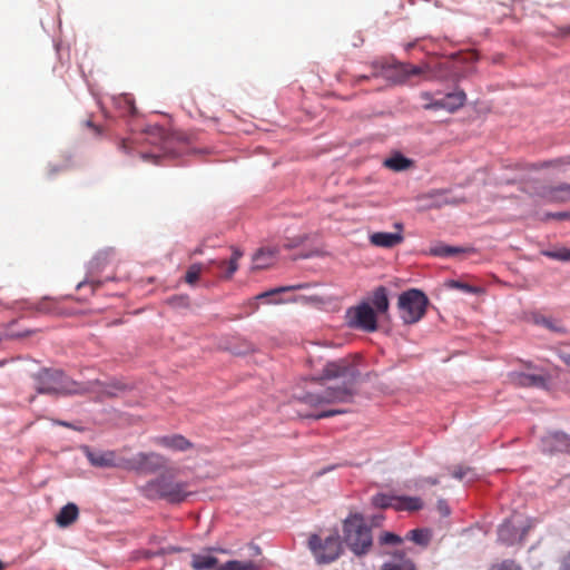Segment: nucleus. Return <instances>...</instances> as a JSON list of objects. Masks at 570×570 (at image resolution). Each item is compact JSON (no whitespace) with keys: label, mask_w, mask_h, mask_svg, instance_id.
Listing matches in <instances>:
<instances>
[{"label":"nucleus","mask_w":570,"mask_h":570,"mask_svg":"<svg viewBox=\"0 0 570 570\" xmlns=\"http://www.w3.org/2000/svg\"><path fill=\"white\" fill-rule=\"evenodd\" d=\"M360 377V371L354 363V357L346 356L327 362L320 376L313 381L342 380V385L330 386L322 393H305L301 401L309 406L317 407L324 404L351 402L355 394V385Z\"/></svg>","instance_id":"f257e3e1"},{"label":"nucleus","mask_w":570,"mask_h":570,"mask_svg":"<svg viewBox=\"0 0 570 570\" xmlns=\"http://www.w3.org/2000/svg\"><path fill=\"white\" fill-rule=\"evenodd\" d=\"M426 66H414L403 62H389L387 60H376L371 63V71L367 75L354 76V83L382 78L390 85H401L411 77L425 73Z\"/></svg>","instance_id":"f03ea898"},{"label":"nucleus","mask_w":570,"mask_h":570,"mask_svg":"<svg viewBox=\"0 0 570 570\" xmlns=\"http://www.w3.org/2000/svg\"><path fill=\"white\" fill-rule=\"evenodd\" d=\"M189 484L175 480L170 473H163L148 481L141 489L144 495L150 500H165L169 503H180L191 493Z\"/></svg>","instance_id":"7ed1b4c3"},{"label":"nucleus","mask_w":570,"mask_h":570,"mask_svg":"<svg viewBox=\"0 0 570 570\" xmlns=\"http://www.w3.org/2000/svg\"><path fill=\"white\" fill-rule=\"evenodd\" d=\"M36 389L46 394H86L91 391L88 383H79L59 370H41L36 376Z\"/></svg>","instance_id":"20e7f679"},{"label":"nucleus","mask_w":570,"mask_h":570,"mask_svg":"<svg viewBox=\"0 0 570 570\" xmlns=\"http://www.w3.org/2000/svg\"><path fill=\"white\" fill-rule=\"evenodd\" d=\"M343 541L355 556L366 554L373 544L371 527L360 513H352L343 521Z\"/></svg>","instance_id":"39448f33"},{"label":"nucleus","mask_w":570,"mask_h":570,"mask_svg":"<svg viewBox=\"0 0 570 570\" xmlns=\"http://www.w3.org/2000/svg\"><path fill=\"white\" fill-rule=\"evenodd\" d=\"M118 149L126 155H137L145 161L157 164L161 157L163 147L156 146L155 136L141 132L132 137L124 138L118 142Z\"/></svg>","instance_id":"423d86ee"},{"label":"nucleus","mask_w":570,"mask_h":570,"mask_svg":"<svg viewBox=\"0 0 570 570\" xmlns=\"http://www.w3.org/2000/svg\"><path fill=\"white\" fill-rule=\"evenodd\" d=\"M429 299L420 289H409L399 297L401 318L405 324L419 322L426 313Z\"/></svg>","instance_id":"0eeeda50"},{"label":"nucleus","mask_w":570,"mask_h":570,"mask_svg":"<svg viewBox=\"0 0 570 570\" xmlns=\"http://www.w3.org/2000/svg\"><path fill=\"white\" fill-rule=\"evenodd\" d=\"M308 547L317 563L322 564L335 561L342 553V542L337 532L326 537L324 540L317 534H312L308 540Z\"/></svg>","instance_id":"6e6552de"},{"label":"nucleus","mask_w":570,"mask_h":570,"mask_svg":"<svg viewBox=\"0 0 570 570\" xmlns=\"http://www.w3.org/2000/svg\"><path fill=\"white\" fill-rule=\"evenodd\" d=\"M345 321L350 328H356L367 333L377 330L376 314L367 303L350 307L346 311Z\"/></svg>","instance_id":"1a4fd4ad"},{"label":"nucleus","mask_w":570,"mask_h":570,"mask_svg":"<svg viewBox=\"0 0 570 570\" xmlns=\"http://www.w3.org/2000/svg\"><path fill=\"white\" fill-rule=\"evenodd\" d=\"M166 463L165 458L156 452H139L126 461L125 468L138 472L153 473Z\"/></svg>","instance_id":"9d476101"},{"label":"nucleus","mask_w":570,"mask_h":570,"mask_svg":"<svg viewBox=\"0 0 570 570\" xmlns=\"http://www.w3.org/2000/svg\"><path fill=\"white\" fill-rule=\"evenodd\" d=\"M542 451L549 454L570 453V438L563 432H551L541 440Z\"/></svg>","instance_id":"9b49d317"},{"label":"nucleus","mask_w":570,"mask_h":570,"mask_svg":"<svg viewBox=\"0 0 570 570\" xmlns=\"http://www.w3.org/2000/svg\"><path fill=\"white\" fill-rule=\"evenodd\" d=\"M395 228H397L399 233H385L377 232L370 235L368 239L373 246L382 247V248H393L396 245L401 244L404 240L402 235L403 226L401 223H396Z\"/></svg>","instance_id":"f8f14e48"},{"label":"nucleus","mask_w":570,"mask_h":570,"mask_svg":"<svg viewBox=\"0 0 570 570\" xmlns=\"http://www.w3.org/2000/svg\"><path fill=\"white\" fill-rule=\"evenodd\" d=\"M539 196L547 203L570 202V184L562 183L556 186L542 187Z\"/></svg>","instance_id":"ddd939ff"},{"label":"nucleus","mask_w":570,"mask_h":570,"mask_svg":"<svg viewBox=\"0 0 570 570\" xmlns=\"http://www.w3.org/2000/svg\"><path fill=\"white\" fill-rule=\"evenodd\" d=\"M466 100V96L463 91H454L448 94L442 99L434 101L433 104L426 106V108L431 109H446L448 111H455L461 108Z\"/></svg>","instance_id":"4468645a"},{"label":"nucleus","mask_w":570,"mask_h":570,"mask_svg":"<svg viewBox=\"0 0 570 570\" xmlns=\"http://www.w3.org/2000/svg\"><path fill=\"white\" fill-rule=\"evenodd\" d=\"M86 456L91 465L97 468H114L119 465L114 451H91L87 448Z\"/></svg>","instance_id":"2eb2a0df"},{"label":"nucleus","mask_w":570,"mask_h":570,"mask_svg":"<svg viewBox=\"0 0 570 570\" xmlns=\"http://www.w3.org/2000/svg\"><path fill=\"white\" fill-rule=\"evenodd\" d=\"M155 443L157 445L181 452L193 448V443L180 434L158 436L155 439Z\"/></svg>","instance_id":"dca6fc26"},{"label":"nucleus","mask_w":570,"mask_h":570,"mask_svg":"<svg viewBox=\"0 0 570 570\" xmlns=\"http://www.w3.org/2000/svg\"><path fill=\"white\" fill-rule=\"evenodd\" d=\"M278 249L266 247L258 249L253 256V269H264L274 264Z\"/></svg>","instance_id":"f3484780"},{"label":"nucleus","mask_w":570,"mask_h":570,"mask_svg":"<svg viewBox=\"0 0 570 570\" xmlns=\"http://www.w3.org/2000/svg\"><path fill=\"white\" fill-rule=\"evenodd\" d=\"M381 570H416L414 562L406 558L404 551H396L392 554V559L386 561Z\"/></svg>","instance_id":"a211bd4d"},{"label":"nucleus","mask_w":570,"mask_h":570,"mask_svg":"<svg viewBox=\"0 0 570 570\" xmlns=\"http://www.w3.org/2000/svg\"><path fill=\"white\" fill-rule=\"evenodd\" d=\"M423 505V501L419 497L396 495L394 510L414 512L421 510Z\"/></svg>","instance_id":"6ab92c4d"},{"label":"nucleus","mask_w":570,"mask_h":570,"mask_svg":"<svg viewBox=\"0 0 570 570\" xmlns=\"http://www.w3.org/2000/svg\"><path fill=\"white\" fill-rule=\"evenodd\" d=\"M243 256V253L238 248H233V255L227 261H212L210 264L217 265V267L225 272V278H232L234 273L238 269V259Z\"/></svg>","instance_id":"aec40b11"},{"label":"nucleus","mask_w":570,"mask_h":570,"mask_svg":"<svg viewBox=\"0 0 570 570\" xmlns=\"http://www.w3.org/2000/svg\"><path fill=\"white\" fill-rule=\"evenodd\" d=\"M78 515V507L73 503H68L60 510V512L56 517V522L60 527H68L77 520Z\"/></svg>","instance_id":"412c9836"},{"label":"nucleus","mask_w":570,"mask_h":570,"mask_svg":"<svg viewBox=\"0 0 570 570\" xmlns=\"http://www.w3.org/2000/svg\"><path fill=\"white\" fill-rule=\"evenodd\" d=\"M405 539L422 548H426L431 542L432 532L426 528L413 529L406 533Z\"/></svg>","instance_id":"4be33fe9"},{"label":"nucleus","mask_w":570,"mask_h":570,"mask_svg":"<svg viewBox=\"0 0 570 570\" xmlns=\"http://www.w3.org/2000/svg\"><path fill=\"white\" fill-rule=\"evenodd\" d=\"M513 382L519 386H543L546 380L541 375H533L527 373H514L512 376Z\"/></svg>","instance_id":"5701e85b"},{"label":"nucleus","mask_w":570,"mask_h":570,"mask_svg":"<svg viewBox=\"0 0 570 570\" xmlns=\"http://www.w3.org/2000/svg\"><path fill=\"white\" fill-rule=\"evenodd\" d=\"M517 537L518 530L511 521L507 520L500 525L498 530V538L502 543L511 546L515 542Z\"/></svg>","instance_id":"b1692460"},{"label":"nucleus","mask_w":570,"mask_h":570,"mask_svg":"<svg viewBox=\"0 0 570 570\" xmlns=\"http://www.w3.org/2000/svg\"><path fill=\"white\" fill-rule=\"evenodd\" d=\"M218 564V559L213 556L194 554L191 568L194 570H212Z\"/></svg>","instance_id":"393cba45"},{"label":"nucleus","mask_w":570,"mask_h":570,"mask_svg":"<svg viewBox=\"0 0 570 570\" xmlns=\"http://www.w3.org/2000/svg\"><path fill=\"white\" fill-rule=\"evenodd\" d=\"M372 303L379 313H385L389 309L387 292L384 286H379L373 292Z\"/></svg>","instance_id":"a878e982"},{"label":"nucleus","mask_w":570,"mask_h":570,"mask_svg":"<svg viewBox=\"0 0 570 570\" xmlns=\"http://www.w3.org/2000/svg\"><path fill=\"white\" fill-rule=\"evenodd\" d=\"M411 165H412V161L401 154H395L394 156L384 160V166L394 171L405 170Z\"/></svg>","instance_id":"bb28decb"},{"label":"nucleus","mask_w":570,"mask_h":570,"mask_svg":"<svg viewBox=\"0 0 570 570\" xmlns=\"http://www.w3.org/2000/svg\"><path fill=\"white\" fill-rule=\"evenodd\" d=\"M259 566L252 560L248 561H239V560H230L216 568L215 570H259Z\"/></svg>","instance_id":"cd10ccee"},{"label":"nucleus","mask_w":570,"mask_h":570,"mask_svg":"<svg viewBox=\"0 0 570 570\" xmlns=\"http://www.w3.org/2000/svg\"><path fill=\"white\" fill-rule=\"evenodd\" d=\"M305 287H306V285H304V284L281 286V287H276V288L263 292V293L258 294L255 298L256 299H266L269 297H274L275 295H278L281 293L297 291V289H302Z\"/></svg>","instance_id":"c85d7f7f"},{"label":"nucleus","mask_w":570,"mask_h":570,"mask_svg":"<svg viewBox=\"0 0 570 570\" xmlns=\"http://www.w3.org/2000/svg\"><path fill=\"white\" fill-rule=\"evenodd\" d=\"M395 497L396 495L379 493L372 498V503L376 508H381V509H386V508L395 509Z\"/></svg>","instance_id":"c756f323"},{"label":"nucleus","mask_w":570,"mask_h":570,"mask_svg":"<svg viewBox=\"0 0 570 570\" xmlns=\"http://www.w3.org/2000/svg\"><path fill=\"white\" fill-rule=\"evenodd\" d=\"M488 570H522V566L513 559H504L492 563Z\"/></svg>","instance_id":"7c9ffc66"},{"label":"nucleus","mask_w":570,"mask_h":570,"mask_svg":"<svg viewBox=\"0 0 570 570\" xmlns=\"http://www.w3.org/2000/svg\"><path fill=\"white\" fill-rule=\"evenodd\" d=\"M202 271H203L202 264H194V265L189 266V268L187 269L186 275H185V282L190 285H194L198 281V278L202 274Z\"/></svg>","instance_id":"2f4dec72"},{"label":"nucleus","mask_w":570,"mask_h":570,"mask_svg":"<svg viewBox=\"0 0 570 570\" xmlns=\"http://www.w3.org/2000/svg\"><path fill=\"white\" fill-rule=\"evenodd\" d=\"M167 304L174 308H188L189 296L188 295H174L167 299Z\"/></svg>","instance_id":"473e14b6"},{"label":"nucleus","mask_w":570,"mask_h":570,"mask_svg":"<svg viewBox=\"0 0 570 570\" xmlns=\"http://www.w3.org/2000/svg\"><path fill=\"white\" fill-rule=\"evenodd\" d=\"M466 249L462 247L441 246L433 250L438 256H452L459 253H465Z\"/></svg>","instance_id":"72a5a7b5"},{"label":"nucleus","mask_w":570,"mask_h":570,"mask_svg":"<svg viewBox=\"0 0 570 570\" xmlns=\"http://www.w3.org/2000/svg\"><path fill=\"white\" fill-rule=\"evenodd\" d=\"M544 256L558 261H570V249L563 248L560 250H547L543 253Z\"/></svg>","instance_id":"f704fd0d"},{"label":"nucleus","mask_w":570,"mask_h":570,"mask_svg":"<svg viewBox=\"0 0 570 570\" xmlns=\"http://www.w3.org/2000/svg\"><path fill=\"white\" fill-rule=\"evenodd\" d=\"M448 286L450 288L460 289V291L469 293V294H474L478 292V289L475 287H473L466 283H462L460 281H454V279L449 281Z\"/></svg>","instance_id":"c9c22d12"},{"label":"nucleus","mask_w":570,"mask_h":570,"mask_svg":"<svg viewBox=\"0 0 570 570\" xmlns=\"http://www.w3.org/2000/svg\"><path fill=\"white\" fill-rule=\"evenodd\" d=\"M381 543L383 544H400L403 542V539L392 532H384L380 538Z\"/></svg>","instance_id":"e433bc0d"},{"label":"nucleus","mask_w":570,"mask_h":570,"mask_svg":"<svg viewBox=\"0 0 570 570\" xmlns=\"http://www.w3.org/2000/svg\"><path fill=\"white\" fill-rule=\"evenodd\" d=\"M563 165H570V157L557 158V159H553V160H550V161H544V163L540 164L539 168L561 167Z\"/></svg>","instance_id":"4c0bfd02"},{"label":"nucleus","mask_w":570,"mask_h":570,"mask_svg":"<svg viewBox=\"0 0 570 570\" xmlns=\"http://www.w3.org/2000/svg\"><path fill=\"white\" fill-rule=\"evenodd\" d=\"M424 484L436 485V484H439V479H436V478H419L413 481V487L415 489H421Z\"/></svg>","instance_id":"58836bf2"},{"label":"nucleus","mask_w":570,"mask_h":570,"mask_svg":"<svg viewBox=\"0 0 570 570\" xmlns=\"http://www.w3.org/2000/svg\"><path fill=\"white\" fill-rule=\"evenodd\" d=\"M471 472V469L470 468H466V466H462V465H459V466H455L452 471V476L458 479V480H463L469 473Z\"/></svg>","instance_id":"ea45409f"},{"label":"nucleus","mask_w":570,"mask_h":570,"mask_svg":"<svg viewBox=\"0 0 570 570\" xmlns=\"http://www.w3.org/2000/svg\"><path fill=\"white\" fill-rule=\"evenodd\" d=\"M342 413H344V411H342V410H328V411H322L320 413H316V414L312 415V417L315 420H321L324 417H331V416L342 414Z\"/></svg>","instance_id":"a19ab883"},{"label":"nucleus","mask_w":570,"mask_h":570,"mask_svg":"<svg viewBox=\"0 0 570 570\" xmlns=\"http://www.w3.org/2000/svg\"><path fill=\"white\" fill-rule=\"evenodd\" d=\"M306 240V236L299 235L292 239H289L287 243L284 244L285 248H295L299 245H302Z\"/></svg>","instance_id":"79ce46f5"},{"label":"nucleus","mask_w":570,"mask_h":570,"mask_svg":"<svg viewBox=\"0 0 570 570\" xmlns=\"http://www.w3.org/2000/svg\"><path fill=\"white\" fill-rule=\"evenodd\" d=\"M550 218L559 219V220L570 219V212H561V213H557V214H547L544 219H550Z\"/></svg>","instance_id":"37998d69"},{"label":"nucleus","mask_w":570,"mask_h":570,"mask_svg":"<svg viewBox=\"0 0 570 570\" xmlns=\"http://www.w3.org/2000/svg\"><path fill=\"white\" fill-rule=\"evenodd\" d=\"M559 358L570 368V353L564 351H558Z\"/></svg>","instance_id":"c03bdc74"},{"label":"nucleus","mask_w":570,"mask_h":570,"mask_svg":"<svg viewBox=\"0 0 570 570\" xmlns=\"http://www.w3.org/2000/svg\"><path fill=\"white\" fill-rule=\"evenodd\" d=\"M559 570H570V551L562 559Z\"/></svg>","instance_id":"a18cd8bd"},{"label":"nucleus","mask_w":570,"mask_h":570,"mask_svg":"<svg viewBox=\"0 0 570 570\" xmlns=\"http://www.w3.org/2000/svg\"><path fill=\"white\" fill-rule=\"evenodd\" d=\"M438 508H439V511L443 514V515H448L450 513V510H449V507L446 505L445 501L443 500H440L438 502Z\"/></svg>","instance_id":"49530a36"},{"label":"nucleus","mask_w":570,"mask_h":570,"mask_svg":"<svg viewBox=\"0 0 570 570\" xmlns=\"http://www.w3.org/2000/svg\"><path fill=\"white\" fill-rule=\"evenodd\" d=\"M544 325L552 331L562 332V328L552 324L551 321H544Z\"/></svg>","instance_id":"de8ad7c7"},{"label":"nucleus","mask_w":570,"mask_h":570,"mask_svg":"<svg viewBox=\"0 0 570 570\" xmlns=\"http://www.w3.org/2000/svg\"><path fill=\"white\" fill-rule=\"evenodd\" d=\"M562 35L570 36V26L563 27L561 29Z\"/></svg>","instance_id":"09e8293b"},{"label":"nucleus","mask_w":570,"mask_h":570,"mask_svg":"<svg viewBox=\"0 0 570 570\" xmlns=\"http://www.w3.org/2000/svg\"><path fill=\"white\" fill-rule=\"evenodd\" d=\"M267 303L279 304V303H282V301L281 299H268Z\"/></svg>","instance_id":"8fccbe9b"},{"label":"nucleus","mask_w":570,"mask_h":570,"mask_svg":"<svg viewBox=\"0 0 570 570\" xmlns=\"http://www.w3.org/2000/svg\"><path fill=\"white\" fill-rule=\"evenodd\" d=\"M129 108H130V112H134L136 109L132 102H130Z\"/></svg>","instance_id":"3c124183"},{"label":"nucleus","mask_w":570,"mask_h":570,"mask_svg":"<svg viewBox=\"0 0 570 570\" xmlns=\"http://www.w3.org/2000/svg\"><path fill=\"white\" fill-rule=\"evenodd\" d=\"M4 569V564L2 561H0V570H3Z\"/></svg>","instance_id":"603ef678"},{"label":"nucleus","mask_w":570,"mask_h":570,"mask_svg":"<svg viewBox=\"0 0 570 570\" xmlns=\"http://www.w3.org/2000/svg\"><path fill=\"white\" fill-rule=\"evenodd\" d=\"M60 424H61V425H65V426H69V424H68V423H66V422H61Z\"/></svg>","instance_id":"864d4df0"}]
</instances>
